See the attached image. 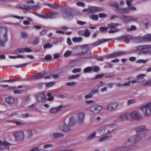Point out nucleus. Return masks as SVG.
I'll use <instances>...</instances> for the list:
<instances>
[{
	"instance_id": "nucleus-1",
	"label": "nucleus",
	"mask_w": 151,
	"mask_h": 151,
	"mask_svg": "<svg viewBox=\"0 0 151 151\" xmlns=\"http://www.w3.org/2000/svg\"><path fill=\"white\" fill-rule=\"evenodd\" d=\"M117 128V125L115 124H106L101 127L98 131L100 134L104 135L113 132Z\"/></svg>"
},
{
	"instance_id": "nucleus-2",
	"label": "nucleus",
	"mask_w": 151,
	"mask_h": 151,
	"mask_svg": "<svg viewBox=\"0 0 151 151\" xmlns=\"http://www.w3.org/2000/svg\"><path fill=\"white\" fill-rule=\"evenodd\" d=\"M133 0H127L126 3L128 7L123 8L122 9H119V10L120 12L124 13V14H128L130 12V11H136L137 8L133 5H131Z\"/></svg>"
},
{
	"instance_id": "nucleus-3",
	"label": "nucleus",
	"mask_w": 151,
	"mask_h": 151,
	"mask_svg": "<svg viewBox=\"0 0 151 151\" xmlns=\"http://www.w3.org/2000/svg\"><path fill=\"white\" fill-rule=\"evenodd\" d=\"M133 143H134L130 138L125 141L122 146L115 148L114 151H121L124 149L130 148L133 146H132Z\"/></svg>"
},
{
	"instance_id": "nucleus-4",
	"label": "nucleus",
	"mask_w": 151,
	"mask_h": 151,
	"mask_svg": "<svg viewBox=\"0 0 151 151\" xmlns=\"http://www.w3.org/2000/svg\"><path fill=\"white\" fill-rule=\"evenodd\" d=\"M142 114L146 117L151 115V102L141 107L140 109Z\"/></svg>"
},
{
	"instance_id": "nucleus-5",
	"label": "nucleus",
	"mask_w": 151,
	"mask_h": 151,
	"mask_svg": "<svg viewBox=\"0 0 151 151\" xmlns=\"http://www.w3.org/2000/svg\"><path fill=\"white\" fill-rule=\"evenodd\" d=\"M119 18L122 20L124 23H127L132 21L138 20L137 18H134L131 16H127L122 15L119 16Z\"/></svg>"
},
{
	"instance_id": "nucleus-6",
	"label": "nucleus",
	"mask_w": 151,
	"mask_h": 151,
	"mask_svg": "<svg viewBox=\"0 0 151 151\" xmlns=\"http://www.w3.org/2000/svg\"><path fill=\"white\" fill-rule=\"evenodd\" d=\"M136 131L137 132H141L140 134L146 133L145 136L148 133L150 130L147 128L144 125H142L137 127L135 129Z\"/></svg>"
},
{
	"instance_id": "nucleus-7",
	"label": "nucleus",
	"mask_w": 151,
	"mask_h": 151,
	"mask_svg": "<svg viewBox=\"0 0 151 151\" xmlns=\"http://www.w3.org/2000/svg\"><path fill=\"white\" fill-rule=\"evenodd\" d=\"M129 116L131 118L136 120H139L142 117V115L138 111H132L129 114Z\"/></svg>"
},
{
	"instance_id": "nucleus-8",
	"label": "nucleus",
	"mask_w": 151,
	"mask_h": 151,
	"mask_svg": "<svg viewBox=\"0 0 151 151\" xmlns=\"http://www.w3.org/2000/svg\"><path fill=\"white\" fill-rule=\"evenodd\" d=\"M146 133L144 134H138L133 136L131 138V139L134 143L137 142L141 139L143 137H145Z\"/></svg>"
},
{
	"instance_id": "nucleus-9",
	"label": "nucleus",
	"mask_w": 151,
	"mask_h": 151,
	"mask_svg": "<svg viewBox=\"0 0 151 151\" xmlns=\"http://www.w3.org/2000/svg\"><path fill=\"white\" fill-rule=\"evenodd\" d=\"M85 115L84 113H80L77 116V122L79 124H82L83 123Z\"/></svg>"
},
{
	"instance_id": "nucleus-10",
	"label": "nucleus",
	"mask_w": 151,
	"mask_h": 151,
	"mask_svg": "<svg viewBox=\"0 0 151 151\" xmlns=\"http://www.w3.org/2000/svg\"><path fill=\"white\" fill-rule=\"evenodd\" d=\"M16 139L18 141L22 140L24 138V135L23 132H17L14 134Z\"/></svg>"
},
{
	"instance_id": "nucleus-11",
	"label": "nucleus",
	"mask_w": 151,
	"mask_h": 151,
	"mask_svg": "<svg viewBox=\"0 0 151 151\" xmlns=\"http://www.w3.org/2000/svg\"><path fill=\"white\" fill-rule=\"evenodd\" d=\"M36 98L40 103L44 102L46 100L45 95L43 93H40L37 95Z\"/></svg>"
},
{
	"instance_id": "nucleus-12",
	"label": "nucleus",
	"mask_w": 151,
	"mask_h": 151,
	"mask_svg": "<svg viewBox=\"0 0 151 151\" xmlns=\"http://www.w3.org/2000/svg\"><path fill=\"white\" fill-rule=\"evenodd\" d=\"M118 103L116 102H112L109 104L107 107V110L111 111L115 110L117 107Z\"/></svg>"
},
{
	"instance_id": "nucleus-13",
	"label": "nucleus",
	"mask_w": 151,
	"mask_h": 151,
	"mask_svg": "<svg viewBox=\"0 0 151 151\" xmlns=\"http://www.w3.org/2000/svg\"><path fill=\"white\" fill-rule=\"evenodd\" d=\"M110 5L113 6L116 9L115 12L119 14H124V13H121L120 12L119 10V9H122L123 8L119 7V5L118 3L114 1L111 2L110 3Z\"/></svg>"
},
{
	"instance_id": "nucleus-14",
	"label": "nucleus",
	"mask_w": 151,
	"mask_h": 151,
	"mask_svg": "<svg viewBox=\"0 0 151 151\" xmlns=\"http://www.w3.org/2000/svg\"><path fill=\"white\" fill-rule=\"evenodd\" d=\"M63 136L64 135L60 133H52L50 134V137L52 139L60 138L63 137Z\"/></svg>"
},
{
	"instance_id": "nucleus-15",
	"label": "nucleus",
	"mask_w": 151,
	"mask_h": 151,
	"mask_svg": "<svg viewBox=\"0 0 151 151\" xmlns=\"http://www.w3.org/2000/svg\"><path fill=\"white\" fill-rule=\"evenodd\" d=\"M35 2L33 0L29 1V9H31L33 10L39 9L40 7L39 5H35Z\"/></svg>"
},
{
	"instance_id": "nucleus-16",
	"label": "nucleus",
	"mask_w": 151,
	"mask_h": 151,
	"mask_svg": "<svg viewBox=\"0 0 151 151\" xmlns=\"http://www.w3.org/2000/svg\"><path fill=\"white\" fill-rule=\"evenodd\" d=\"M60 129L62 131L65 132H68L70 130V127L64 122H63L59 126Z\"/></svg>"
},
{
	"instance_id": "nucleus-17",
	"label": "nucleus",
	"mask_w": 151,
	"mask_h": 151,
	"mask_svg": "<svg viewBox=\"0 0 151 151\" xmlns=\"http://www.w3.org/2000/svg\"><path fill=\"white\" fill-rule=\"evenodd\" d=\"M54 14L52 13H50L46 14L45 15H43L40 14H38V16L40 17L43 19H47L50 18H52L54 16Z\"/></svg>"
},
{
	"instance_id": "nucleus-18",
	"label": "nucleus",
	"mask_w": 151,
	"mask_h": 151,
	"mask_svg": "<svg viewBox=\"0 0 151 151\" xmlns=\"http://www.w3.org/2000/svg\"><path fill=\"white\" fill-rule=\"evenodd\" d=\"M64 11L63 15L65 18H67L68 19H71L73 18V16L70 12L68 11L66 9Z\"/></svg>"
},
{
	"instance_id": "nucleus-19",
	"label": "nucleus",
	"mask_w": 151,
	"mask_h": 151,
	"mask_svg": "<svg viewBox=\"0 0 151 151\" xmlns=\"http://www.w3.org/2000/svg\"><path fill=\"white\" fill-rule=\"evenodd\" d=\"M103 107L101 105H95L90 107V109L92 111H98L99 112L102 110Z\"/></svg>"
},
{
	"instance_id": "nucleus-20",
	"label": "nucleus",
	"mask_w": 151,
	"mask_h": 151,
	"mask_svg": "<svg viewBox=\"0 0 151 151\" xmlns=\"http://www.w3.org/2000/svg\"><path fill=\"white\" fill-rule=\"evenodd\" d=\"M112 40V38L105 39H100L98 41L93 43V45L95 46H97L101 44L105 43L107 41H110Z\"/></svg>"
},
{
	"instance_id": "nucleus-21",
	"label": "nucleus",
	"mask_w": 151,
	"mask_h": 151,
	"mask_svg": "<svg viewBox=\"0 0 151 151\" xmlns=\"http://www.w3.org/2000/svg\"><path fill=\"white\" fill-rule=\"evenodd\" d=\"M63 107L62 105H60L57 107H52L50 108L49 111L50 113L53 114L58 112Z\"/></svg>"
},
{
	"instance_id": "nucleus-22",
	"label": "nucleus",
	"mask_w": 151,
	"mask_h": 151,
	"mask_svg": "<svg viewBox=\"0 0 151 151\" xmlns=\"http://www.w3.org/2000/svg\"><path fill=\"white\" fill-rule=\"evenodd\" d=\"M27 80V78H24V79H22L21 78H16L14 79H9L8 80H4L2 82H9L11 83H12L13 82H15V81H24L25 80Z\"/></svg>"
},
{
	"instance_id": "nucleus-23",
	"label": "nucleus",
	"mask_w": 151,
	"mask_h": 151,
	"mask_svg": "<svg viewBox=\"0 0 151 151\" xmlns=\"http://www.w3.org/2000/svg\"><path fill=\"white\" fill-rule=\"evenodd\" d=\"M101 9V8L99 7L91 6L89 8V13H93L96 12H99Z\"/></svg>"
},
{
	"instance_id": "nucleus-24",
	"label": "nucleus",
	"mask_w": 151,
	"mask_h": 151,
	"mask_svg": "<svg viewBox=\"0 0 151 151\" xmlns=\"http://www.w3.org/2000/svg\"><path fill=\"white\" fill-rule=\"evenodd\" d=\"M45 73V71L43 70L39 73L37 74L32 76V77L33 78H35L36 79H40L42 78Z\"/></svg>"
},
{
	"instance_id": "nucleus-25",
	"label": "nucleus",
	"mask_w": 151,
	"mask_h": 151,
	"mask_svg": "<svg viewBox=\"0 0 151 151\" xmlns=\"http://www.w3.org/2000/svg\"><path fill=\"white\" fill-rule=\"evenodd\" d=\"M5 33L4 35V41H1L0 42V44L1 46L4 47L5 46V42H6L8 40L7 35V30L6 29H5Z\"/></svg>"
},
{
	"instance_id": "nucleus-26",
	"label": "nucleus",
	"mask_w": 151,
	"mask_h": 151,
	"mask_svg": "<svg viewBox=\"0 0 151 151\" xmlns=\"http://www.w3.org/2000/svg\"><path fill=\"white\" fill-rule=\"evenodd\" d=\"M10 144L9 143L6 142L5 140L3 142L0 141V150L3 149L5 146H9Z\"/></svg>"
},
{
	"instance_id": "nucleus-27",
	"label": "nucleus",
	"mask_w": 151,
	"mask_h": 151,
	"mask_svg": "<svg viewBox=\"0 0 151 151\" xmlns=\"http://www.w3.org/2000/svg\"><path fill=\"white\" fill-rule=\"evenodd\" d=\"M76 117L72 116L70 118L69 124L70 126H73L76 124Z\"/></svg>"
},
{
	"instance_id": "nucleus-28",
	"label": "nucleus",
	"mask_w": 151,
	"mask_h": 151,
	"mask_svg": "<svg viewBox=\"0 0 151 151\" xmlns=\"http://www.w3.org/2000/svg\"><path fill=\"white\" fill-rule=\"evenodd\" d=\"M141 40L148 41L151 40V35L148 34L145 35L144 37L140 38Z\"/></svg>"
},
{
	"instance_id": "nucleus-29",
	"label": "nucleus",
	"mask_w": 151,
	"mask_h": 151,
	"mask_svg": "<svg viewBox=\"0 0 151 151\" xmlns=\"http://www.w3.org/2000/svg\"><path fill=\"white\" fill-rule=\"evenodd\" d=\"M6 101L8 104H11L14 102V100L13 97L9 96L6 98Z\"/></svg>"
},
{
	"instance_id": "nucleus-30",
	"label": "nucleus",
	"mask_w": 151,
	"mask_h": 151,
	"mask_svg": "<svg viewBox=\"0 0 151 151\" xmlns=\"http://www.w3.org/2000/svg\"><path fill=\"white\" fill-rule=\"evenodd\" d=\"M120 25L119 23H115L113 22H111L108 24V26L109 28L110 29H114L116 27Z\"/></svg>"
},
{
	"instance_id": "nucleus-31",
	"label": "nucleus",
	"mask_w": 151,
	"mask_h": 151,
	"mask_svg": "<svg viewBox=\"0 0 151 151\" xmlns=\"http://www.w3.org/2000/svg\"><path fill=\"white\" fill-rule=\"evenodd\" d=\"M129 114L128 113H126L125 114L121 115L119 116V118L122 120L127 119L128 118V117Z\"/></svg>"
},
{
	"instance_id": "nucleus-32",
	"label": "nucleus",
	"mask_w": 151,
	"mask_h": 151,
	"mask_svg": "<svg viewBox=\"0 0 151 151\" xmlns=\"http://www.w3.org/2000/svg\"><path fill=\"white\" fill-rule=\"evenodd\" d=\"M145 76V75L144 74H141L138 75L137 77L138 78L137 79L138 80H139V82L144 81L145 79L144 78H142V77Z\"/></svg>"
},
{
	"instance_id": "nucleus-33",
	"label": "nucleus",
	"mask_w": 151,
	"mask_h": 151,
	"mask_svg": "<svg viewBox=\"0 0 151 151\" xmlns=\"http://www.w3.org/2000/svg\"><path fill=\"white\" fill-rule=\"evenodd\" d=\"M16 7L19 8L25 9L27 11L28 10V6L21 4L17 5Z\"/></svg>"
},
{
	"instance_id": "nucleus-34",
	"label": "nucleus",
	"mask_w": 151,
	"mask_h": 151,
	"mask_svg": "<svg viewBox=\"0 0 151 151\" xmlns=\"http://www.w3.org/2000/svg\"><path fill=\"white\" fill-rule=\"evenodd\" d=\"M151 47V46L150 45H144L139 46L138 48L141 50H144L150 48Z\"/></svg>"
},
{
	"instance_id": "nucleus-35",
	"label": "nucleus",
	"mask_w": 151,
	"mask_h": 151,
	"mask_svg": "<svg viewBox=\"0 0 151 151\" xmlns=\"http://www.w3.org/2000/svg\"><path fill=\"white\" fill-rule=\"evenodd\" d=\"M115 57L122 55L126 53L125 52L120 51L118 52H114Z\"/></svg>"
},
{
	"instance_id": "nucleus-36",
	"label": "nucleus",
	"mask_w": 151,
	"mask_h": 151,
	"mask_svg": "<svg viewBox=\"0 0 151 151\" xmlns=\"http://www.w3.org/2000/svg\"><path fill=\"white\" fill-rule=\"evenodd\" d=\"M137 147L136 145H134L132 147L128 149H125L121 151H135L137 149Z\"/></svg>"
},
{
	"instance_id": "nucleus-37",
	"label": "nucleus",
	"mask_w": 151,
	"mask_h": 151,
	"mask_svg": "<svg viewBox=\"0 0 151 151\" xmlns=\"http://www.w3.org/2000/svg\"><path fill=\"white\" fill-rule=\"evenodd\" d=\"M109 138V136L104 137L99 139L98 140V141L100 142H103L106 141L107 139H108Z\"/></svg>"
},
{
	"instance_id": "nucleus-38",
	"label": "nucleus",
	"mask_w": 151,
	"mask_h": 151,
	"mask_svg": "<svg viewBox=\"0 0 151 151\" xmlns=\"http://www.w3.org/2000/svg\"><path fill=\"white\" fill-rule=\"evenodd\" d=\"M92 70L94 72H97L99 71L100 69L99 67L97 66H91Z\"/></svg>"
},
{
	"instance_id": "nucleus-39",
	"label": "nucleus",
	"mask_w": 151,
	"mask_h": 151,
	"mask_svg": "<svg viewBox=\"0 0 151 151\" xmlns=\"http://www.w3.org/2000/svg\"><path fill=\"white\" fill-rule=\"evenodd\" d=\"M91 67H88L83 69V72L85 73L90 72L92 71Z\"/></svg>"
},
{
	"instance_id": "nucleus-40",
	"label": "nucleus",
	"mask_w": 151,
	"mask_h": 151,
	"mask_svg": "<svg viewBox=\"0 0 151 151\" xmlns=\"http://www.w3.org/2000/svg\"><path fill=\"white\" fill-rule=\"evenodd\" d=\"M48 6L49 7L55 9L59 7V6L57 5L56 4H48Z\"/></svg>"
},
{
	"instance_id": "nucleus-41",
	"label": "nucleus",
	"mask_w": 151,
	"mask_h": 151,
	"mask_svg": "<svg viewBox=\"0 0 151 151\" xmlns=\"http://www.w3.org/2000/svg\"><path fill=\"white\" fill-rule=\"evenodd\" d=\"M9 122L10 123H15L17 125H20L22 124V123L21 122L16 121L15 120H9Z\"/></svg>"
},
{
	"instance_id": "nucleus-42",
	"label": "nucleus",
	"mask_w": 151,
	"mask_h": 151,
	"mask_svg": "<svg viewBox=\"0 0 151 151\" xmlns=\"http://www.w3.org/2000/svg\"><path fill=\"white\" fill-rule=\"evenodd\" d=\"M96 132H93L92 134L90 135L88 137V139H93L96 136Z\"/></svg>"
},
{
	"instance_id": "nucleus-43",
	"label": "nucleus",
	"mask_w": 151,
	"mask_h": 151,
	"mask_svg": "<svg viewBox=\"0 0 151 151\" xmlns=\"http://www.w3.org/2000/svg\"><path fill=\"white\" fill-rule=\"evenodd\" d=\"M136 102V100L134 99H129L128 100L127 104L129 105H130Z\"/></svg>"
},
{
	"instance_id": "nucleus-44",
	"label": "nucleus",
	"mask_w": 151,
	"mask_h": 151,
	"mask_svg": "<svg viewBox=\"0 0 151 151\" xmlns=\"http://www.w3.org/2000/svg\"><path fill=\"white\" fill-rule=\"evenodd\" d=\"M72 53V52L70 51L67 50L65 53L64 56L65 57H68Z\"/></svg>"
},
{
	"instance_id": "nucleus-45",
	"label": "nucleus",
	"mask_w": 151,
	"mask_h": 151,
	"mask_svg": "<svg viewBox=\"0 0 151 151\" xmlns=\"http://www.w3.org/2000/svg\"><path fill=\"white\" fill-rule=\"evenodd\" d=\"M92 19L93 20H97L99 18L98 15L97 14H93L91 16Z\"/></svg>"
},
{
	"instance_id": "nucleus-46",
	"label": "nucleus",
	"mask_w": 151,
	"mask_h": 151,
	"mask_svg": "<svg viewBox=\"0 0 151 151\" xmlns=\"http://www.w3.org/2000/svg\"><path fill=\"white\" fill-rule=\"evenodd\" d=\"M81 48L84 50L86 52L88 51L89 49L88 45H82L81 47Z\"/></svg>"
},
{
	"instance_id": "nucleus-47",
	"label": "nucleus",
	"mask_w": 151,
	"mask_h": 151,
	"mask_svg": "<svg viewBox=\"0 0 151 151\" xmlns=\"http://www.w3.org/2000/svg\"><path fill=\"white\" fill-rule=\"evenodd\" d=\"M32 109L33 111H36L37 109L36 107L35 106V104H33L29 106V110Z\"/></svg>"
},
{
	"instance_id": "nucleus-48",
	"label": "nucleus",
	"mask_w": 151,
	"mask_h": 151,
	"mask_svg": "<svg viewBox=\"0 0 151 151\" xmlns=\"http://www.w3.org/2000/svg\"><path fill=\"white\" fill-rule=\"evenodd\" d=\"M137 27L134 25H132L130 28L127 29V31L128 32H130L132 31H133L136 29Z\"/></svg>"
},
{
	"instance_id": "nucleus-49",
	"label": "nucleus",
	"mask_w": 151,
	"mask_h": 151,
	"mask_svg": "<svg viewBox=\"0 0 151 151\" xmlns=\"http://www.w3.org/2000/svg\"><path fill=\"white\" fill-rule=\"evenodd\" d=\"M55 84V82L54 81H51L47 83L46 86L47 87H50L51 86Z\"/></svg>"
},
{
	"instance_id": "nucleus-50",
	"label": "nucleus",
	"mask_w": 151,
	"mask_h": 151,
	"mask_svg": "<svg viewBox=\"0 0 151 151\" xmlns=\"http://www.w3.org/2000/svg\"><path fill=\"white\" fill-rule=\"evenodd\" d=\"M81 75L79 74H78L76 75H72L68 77V78L70 79L76 78L78 77H80Z\"/></svg>"
},
{
	"instance_id": "nucleus-51",
	"label": "nucleus",
	"mask_w": 151,
	"mask_h": 151,
	"mask_svg": "<svg viewBox=\"0 0 151 151\" xmlns=\"http://www.w3.org/2000/svg\"><path fill=\"white\" fill-rule=\"evenodd\" d=\"M81 71V68H75L72 70V72L73 73H76L80 72Z\"/></svg>"
},
{
	"instance_id": "nucleus-52",
	"label": "nucleus",
	"mask_w": 151,
	"mask_h": 151,
	"mask_svg": "<svg viewBox=\"0 0 151 151\" xmlns=\"http://www.w3.org/2000/svg\"><path fill=\"white\" fill-rule=\"evenodd\" d=\"M147 62L146 60L144 59H139L136 61V62L137 63H146Z\"/></svg>"
},
{
	"instance_id": "nucleus-53",
	"label": "nucleus",
	"mask_w": 151,
	"mask_h": 151,
	"mask_svg": "<svg viewBox=\"0 0 151 151\" xmlns=\"http://www.w3.org/2000/svg\"><path fill=\"white\" fill-rule=\"evenodd\" d=\"M15 52L16 53H23V49L22 48H19L15 51Z\"/></svg>"
},
{
	"instance_id": "nucleus-54",
	"label": "nucleus",
	"mask_w": 151,
	"mask_h": 151,
	"mask_svg": "<svg viewBox=\"0 0 151 151\" xmlns=\"http://www.w3.org/2000/svg\"><path fill=\"white\" fill-rule=\"evenodd\" d=\"M53 145L51 144H46L44 145V148H47L48 149H51L52 147L53 146Z\"/></svg>"
},
{
	"instance_id": "nucleus-55",
	"label": "nucleus",
	"mask_w": 151,
	"mask_h": 151,
	"mask_svg": "<svg viewBox=\"0 0 151 151\" xmlns=\"http://www.w3.org/2000/svg\"><path fill=\"white\" fill-rule=\"evenodd\" d=\"M52 56L50 55H46L45 59L47 60H50L52 59Z\"/></svg>"
},
{
	"instance_id": "nucleus-56",
	"label": "nucleus",
	"mask_w": 151,
	"mask_h": 151,
	"mask_svg": "<svg viewBox=\"0 0 151 151\" xmlns=\"http://www.w3.org/2000/svg\"><path fill=\"white\" fill-rule=\"evenodd\" d=\"M91 35V33L87 30H86L84 33V35L86 37H88Z\"/></svg>"
},
{
	"instance_id": "nucleus-57",
	"label": "nucleus",
	"mask_w": 151,
	"mask_h": 151,
	"mask_svg": "<svg viewBox=\"0 0 151 151\" xmlns=\"http://www.w3.org/2000/svg\"><path fill=\"white\" fill-rule=\"evenodd\" d=\"M21 35L22 38H25L27 37L28 34L27 32H23L21 33Z\"/></svg>"
},
{
	"instance_id": "nucleus-58",
	"label": "nucleus",
	"mask_w": 151,
	"mask_h": 151,
	"mask_svg": "<svg viewBox=\"0 0 151 151\" xmlns=\"http://www.w3.org/2000/svg\"><path fill=\"white\" fill-rule=\"evenodd\" d=\"M76 4L78 6H81L82 7H84L85 5L84 3L81 2H77L76 3Z\"/></svg>"
},
{
	"instance_id": "nucleus-59",
	"label": "nucleus",
	"mask_w": 151,
	"mask_h": 151,
	"mask_svg": "<svg viewBox=\"0 0 151 151\" xmlns=\"http://www.w3.org/2000/svg\"><path fill=\"white\" fill-rule=\"evenodd\" d=\"M52 45L50 46V45L49 43H47L44 45L43 46V48L44 49H46L47 48H50L52 47Z\"/></svg>"
},
{
	"instance_id": "nucleus-60",
	"label": "nucleus",
	"mask_w": 151,
	"mask_h": 151,
	"mask_svg": "<svg viewBox=\"0 0 151 151\" xmlns=\"http://www.w3.org/2000/svg\"><path fill=\"white\" fill-rule=\"evenodd\" d=\"M66 85L68 86H74L76 85V83L74 82H67L66 83Z\"/></svg>"
},
{
	"instance_id": "nucleus-61",
	"label": "nucleus",
	"mask_w": 151,
	"mask_h": 151,
	"mask_svg": "<svg viewBox=\"0 0 151 151\" xmlns=\"http://www.w3.org/2000/svg\"><path fill=\"white\" fill-rule=\"evenodd\" d=\"M99 30L101 32H103L107 30V28L104 27H101L99 28Z\"/></svg>"
},
{
	"instance_id": "nucleus-62",
	"label": "nucleus",
	"mask_w": 151,
	"mask_h": 151,
	"mask_svg": "<svg viewBox=\"0 0 151 151\" xmlns=\"http://www.w3.org/2000/svg\"><path fill=\"white\" fill-rule=\"evenodd\" d=\"M126 40H129L132 39V37L130 35H125Z\"/></svg>"
},
{
	"instance_id": "nucleus-63",
	"label": "nucleus",
	"mask_w": 151,
	"mask_h": 151,
	"mask_svg": "<svg viewBox=\"0 0 151 151\" xmlns=\"http://www.w3.org/2000/svg\"><path fill=\"white\" fill-rule=\"evenodd\" d=\"M104 76V74H101L96 75L94 78H99L103 77Z\"/></svg>"
},
{
	"instance_id": "nucleus-64",
	"label": "nucleus",
	"mask_w": 151,
	"mask_h": 151,
	"mask_svg": "<svg viewBox=\"0 0 151 151\" xmlns=\"http://www.w3.org/2000/svg\"><path fill=\"white\" fill-rule=\"evenodd\" d=\"M39 42V39L38 38H35L33 44L34 45H37Z\"/></svg>"
}]
</instances>
